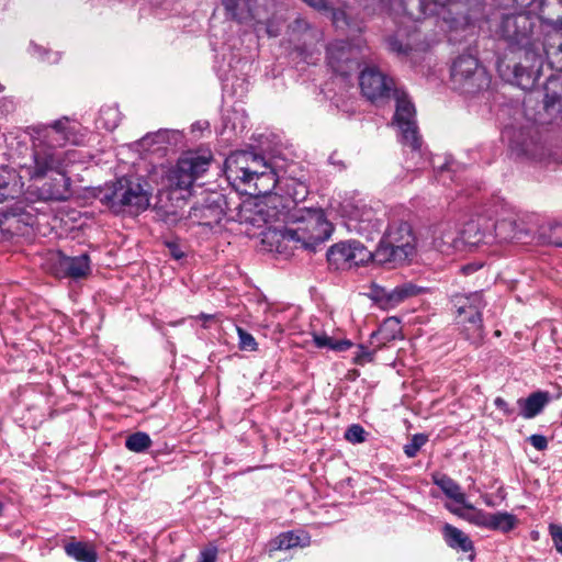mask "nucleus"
I'll use <instances>...</instances> for the list:
<instances>
[{
    "label": "nucleus",
    "mask_w": 562,
    "mask_h": 562,
    "mask_svg": "<svg viewBox=\"0 0 562 562\" xmlns=\"http://www.w3.org/2000/svg\"><path fill=\"white\" fill-rule=\"evenodd\" d=\"M223 220L258 228L289 220L296 224V227L273 232V237L300 244L302 248L311 250L326 241L334 229L322 209L294 206L291 210L282 202L281 195L240 203L238 199L234 201L225 194L217 193L213 199V222L222 224Z\"/></svg>",
    "instance_id": "1"
},
{
    "label": "nucleus",
    "mask_w": 562,
    "mask_h": 562,
    "mask_svg": "<svg viewBox=\"0 0 562 562\" xmlns=\"http://www.w3.org/2000/svg\"><path fill=\"white\" fill-rule=\"evenodd\" d=\"M78 123L64 116L49 125L33 128L32 154L20 165L21 177L31 181L48 179L38 188L43 200L64 201L70 195V178L67 168L78 160V151L64 150L66 144L79 145L83 142Z\"/></svg>",
    "instance_id": "2"
},
{
    "label": "nucleus",
    "mask_w": 562,
    "mask_h": 562,
    "mask_svg": "<svg viewBox=\"0 0 562 562\" xmlns=\"http://www.w3.org/2000/svg\"><path fill=\"white\" fill-rule=\"evenodd\" d=\"M541 21L548 24H561L562 15L549 18L541 9L539 14L533 10H515L514 13H504L496 27L498 34L510 47H519L522 55L517 58L507 57L497 60V70L502 77L513 78L517 86L524 90L532 89L542 74L543 44L540 40L539 29Z\"/></svg>",
    "instance_id": "3"
},
{
    "label": "nucleus",
    "mask_w": 562,
    "mask_h": 562,
    "mask_svg": "<svg viewBox=\"0 0 562 562\" xmlns=\"http://www.w3.org/2000/svg\"><path fill=\"white\" fill-rule=\"evenodd\" d=\"M227 180L237 189L266 200L279 184L283 193L295 205L308 195V186L302 179L288 177L279 180L272 166L257 153L239 150L231 154L224 162Z\"/></svg>",
    "instance_id": "4"
},
{
    "label": "nucleus",
    "mask_w": 562,
    "mask_h": 562,
    "mask_svg": "<svg viewBox=\"0 0 562 562\" xmlns=\"http://www.w3.org/2000/svg\"><path fill=\"white\" fill-rule=\"evenodd\" d=\"M416 254V237L407 222L389 225L375 249L376 262L402 265Z\"/></svg>",
    "instance_id": "5"
},
{
    "label": "nucleus",
    "mask_w": 562,
    "mask_h": 562,
    "mask_svg": "<svg viewBox=\"0 0 562 562\" xmlns=\"http://www.w3.org/2000/svg\"><path fill=\"white\" fill-rule=\"evenodd\" d=\"M100 201L114 213L123 212L125 207L142 211L149 205V195L138 180L123 177L100 192Z\"/></svg>",
    "instance_id": "6"
},
{
    "label": "nucleus",
    "mask_w": 562,
    "mask_h": 562,
    "mask_svg": "<svg viewBox=\"0 0 562 562\" xmlns=\"http://www.w3.org/2000/svg\"><path fill=\"white\" fill-rule=\"evenodd\" d=\"M504 133L508 136L510 149L516 156L537 164L562 162V155L541 140L533 124L520 130L506 127Z\"/></svg>",
    "instance_id": "7"
},
{
    "label": "nucleus",
    "mask_w": 562,
    "mask_h": 562,
    "mask_svg": "<svg viewBox=\"0 0 562 562\" xmlns=\"http://www.w3.org/2000/svg\"><path fill=\"white\" fill-rule=\"evenodd\" d=\"M452 88L462 94L474 97L488 90L491 76L472 55L454 59L450 70Z\"/></svg>",
    "instance_id": "8"
},
{
    "label": "nucleus",
    "mask_w": 562,
    "mask_h": 562,
    "mask_svg": "<svg viewBox=\"0 0 562 562\" xmlns=\"http://www.w3.org/2000/svg\"><path fill=\"white\" fill-rule=\"evenodd\" d=\"M368 50L367 44L362 41L355 44L341 40L334 41L326 48L327 65L335 74L347 78L358 70Z\"/></svg>",
    "instance_id": "9"
},
{
    "label": "nucleus",
    "mask_w": 562,
    "mask_h": 562,
    "mask_svg": "<svg viewBox=\"0 0 562 562\" xmlns=\"http://www.w3.org/2000/svg\"><path fill=\"white\" fill-rule=\"evenodd\" d=\"M209 165V159L201 156L181 157L166 173V186L171 190H187L198 177L207 171Z\"/></svg>",
    "instance_id": "10"
},
{
    "label": "nucleus",
    "mask_w": 562,
    "mask_h": 562,
    "mask_svg": "<svg viewBox=\"0 0 562 562\" xmlns=\"http://www.w3.org/2000/svg\"><path fill=\"white\" fill-rule=\"evenodd\" d=\"M415 114V106L407 99L406 94L397 93L393 122L401 131L402 144L409 146L413 150H419L422 147V138L416 125Z\"/></svg>",
    "instance_id": "11"
},
{
    "label": "nucleus",
    "mask_w": 562,
    "mask_h": 562,
    "mask_svg": "<svg viewBox=\"0 0 562 562\" xmlns=\"http://www.w3.org/2000/svg\"><path fill=\"white\" fill-rule=\"evenodd\" d=\"M226 15L240 23H263L268 20L272 0H222Z\"/></svg>",
    "instance_id": "12"
},
{
    "label": "nucleus",
    "mask_w": 562,
    "mask_h": 562,
    "mask_svg": "<svg viewBox=\"0 0 562 562\" xmlns=\"http://www.w3.org/2000/svg\"><path fill=\"white\" fill-rule=\"evenodd\" d=\"M359 85L362 94L369 101L375 102L390 95L394 82L375 67H368L360 72Z\"/></svg>",
    "instance_id": "13"
},
{
    "label": "nucleus",
    "mask_w": 562,
    "mask_h": 562,
    "mask_svg": "<svg viewBox=\"0 0 562 562\" xmlns=\"http://www.w3.org/2000/svg\"><path fill=\"white\" fill-rule=\"evenodd\" d=\"M347 226L367 240H373L380 236L383 222L376 217L372 209L364 207L362 210H355L348 218Z\"/></svg>",
    "instance_id": "14"
},
{
    "label": "nucleus",
    "mask_w": 562,
    "mask_h": 562,
    "mask_svg": "<svg viewBox=\"0 0 562 562\" xmlns=\"http://www.w3.org/2000/svg\"><path fill=\"white\" fill-rule=\"evenodd\" d=\"M419 12L415 14L413 11L408 10L406 7L404 11L406 14L415 21L424 19L426 16L431 15H440L443 13L446 8L451 10L457 7H468L471 0H417Z\"/></svg>",
    "instance_id": "15"
},
{
    "label": "nucleus",
    "mask_w": 562,
    "mask_h": 562,
    "mask_svg": "<svg viewBox=\"0 0 562 562\" xmlns=\"http://www.w3.org/2000/svg\"><path fill=\"white\" fill-rule=\"evenodd\" d=\"M90 272V258L87 254L76 257L60 256L57 263V273L60 277L80 279Z\"/></svg>",
    "instance_id": "16"
},
{
    "label": "nucleus",
    "mask_w": 562,
    "mask_h": 562,
    "mask_svg": "<svg viewBox=\"0 0 562 562\" xmlns=\"http://www.w3.org/2000/svg\"><path fill=\"white\" fill-rule=\"evenodd\" d=\"M456 307L457 323L461 325L475 321V317H472V313L474 314V312L482 315L481 312L485 307V302L480 292H474L468 296L458 299Z\"/></svg>",
    "instance_id": "17"
},
{
    "label": "nucleus",
    "mask_w": 562,
    "mask_h": 562,
    "mask_svg": "<svg viewBox=\"0 0 562 562\" xmlns=\"http://www.w3.org/2000/svg\"><path fill=\"white\" fill-rule=\"evenodd\" d=\"M442 537L448 547L453 550L461 552H473L474 546L473 541L470 537L464 533L461 529L450 525L445 524L442 527ZM474 553L470 555V559L473 560Z\"/></svg>",
    "instance_id": "18"
},
{
    "label": "nucleus",
    "mask_w": 562,
    "mask_h": 562,
    "mask_svg": "<svg viewBox=\"0 0 562 562\" xmlns=\"http://www.w3.org/2000/svg\"><path fill=\"white\" fill-rule=\"evenodd\" d=\"M424 289L413 282H404L392 290H383L381 300L391 307L423 293Z\"/></svg>",
    "instance_id": "19"
},
{
    "label": "nucleus",
    "mask_w": 562,
    "mask_h": 562,
    "mask_svg": "<svg viewBox=\"0 0 562 562\" xmlns=\"http://www.w3.org/2000/svg\"><path fill=\"white\" fill-rule=\"evenodd\" d=\"M550 402V394L547 391H537L531 393L526 398H519L517 401L520 407V415L525 419H531L539 415L546 405Z\"/></svg>",
    "instance_id": "20"
},
{
    "label": "nucleus",
    "mask_w": 562,
    "mask_h": 562,
    "mask_svg": "<svg viewBox=\"0 0 562 562\" xmlns=\"http://www.w3.org/2000/svg\"><path fill=\"white\" fill-rule=\"evenodd\" d=\"M495 238L499 243L520 240L525 231L515 218H502L494 224Z\"/></svg>",
    "instance_id": "21"
},
{
    "label": "nucleus",
    "mask_w": 562,
    "mask_h": 562,
    "mask_svg": "<svg viewBox=\"0 0 562 562\" xmlns=\"http://www.w3.org/2000/svg\"><path fill=\"white\" fill-rule=\"evenodd\" d=\"M544 109L548 112L562 111V78L549 77L544 86Z\"/></svg>",
    "instance_id": "22"
},
{
    "label": "nucleus",
    "mask_w": 562,
    "mask_h": 562,
    "mask_svg": "<svg viewBox=\"0 0 562 562\" xmlns=\"http://www.w3.org/2000/svg\"><path fill=\"white\" fill-rule=\"evenodd\" d=\"M327 261L336 270L351 269L349 244L339 243L333 245L327 251Z\"/></svg>",
    "instance_id": "23"
},
{
    "label": "nucleus",
    "mask_w": 562,
    "mask_h": 562,
    "mask_svg": "<svg viewBox=\"0 0 562 562\" xmlns=\"http://www.w3.org/2000/svg\"><path fill=\"white\" fill-rule=\"evenodd\" d=\"M434 483L441 488V491L449 498L454 502L464 505V507L472 509L473 506L467 504L465 494L461 491L460 485L454 482L451 477L446 474L440 475L439 477L434 479Z\"/></svg>",
    "instance_id": "24"
},
{
    "label": "nucleus",
    "mask_w": 562,
    "mask_h": 562,
    "mask_svg": "<svg viewBox=\"0 0 562 562\" xmlns=\"http://www.w3.org/2000/svg\"><path fill=\"white\" fill-rule=\"evenodd\" d=\"M21 190L18 177L14 171L7 168L0 169V202L14 199L20 194Z\"/></svg>",
    "instance_id": "25"
},
{
    "label": "nucleus",
    "mask_w": 562,
    "mask_h": 562,
    "mask_svg": "<svg viewBox=\"0 0 562 562\" xmlns=\"http://www.w3.org/2000/svg\"><path fill=\"white\" fill-rule=\"evenodd\" d=\"M65 552L78 562H97L98 554L92 546L81 542L72 541L64 547Z\"/></svg>",
    "instance_id": "26"
},
{
    "label": "nucleus",
    "mask_w": 562,
    "mask_h": 562,
    "mask_svg": "<svg viewBox=\"0 0 562 562\" xmlns=\"http://www.w3.org/2000/svg\"><path fill=\"white\" fill-rule=\"evenodd\" d=\"M472 317H475V321L460 325L462 327L461 333L467 340L477 347L484 339L483 321L482 315H479L477 312L472 313Z\"/></svg>",
    "instance_id": "27"
},
{
    "label": "nucleus",
    "mask_w": 562,
    "mask_h": 562,
    "mask_svg": "<svg viewBox=\"0 0 562 562\" xmlns=\"http://www.w3.org/2000/svg\"><path fill=\"white\" fill-rule=\"evenodd\" d=\"M518 520L516 516L506 512L490 513L487 529L502 532H509L513 530Z\"/></svg>",
    "instance_id": "28"
},
{
    "label": "nucleus",
    "mask_w": 562,
    "mask_h": 562,
    "mask_svg": "<svg viewBox=\"0 0 562 562\" xmlns=\"http://www.w3.org/2000/svg\"><path fill=\"white\" fill-rule=\"evenodd\" d=\"M400 333V322L396 318L391 317L385 319L376 331L372 333L371 338H379L381 340V345H385L386 342L396 339Z\"/></svg>",
    "instance_id": "29"
},
{
    "label": "nucleus",
    "mask_w": 562,
    "mask_h": 562,
    "mask_svg": "<svg viewBox=\"0 0 562 562\" xmlns=\"http://www.w3.org/2000/svg\"><path fill=\"white\" fill-rule=\"evenodd\" d=\"M348 244L350 246L351 268L366 265L371 260L376 262L375 250L371 251L367 249L359 241H349Z\"/></svg>",
    "instance_id": "30"
},
{
    "label": "nucleus",
    "mask_w": 562,
    "mask_h": 562,
    "mask_svg": "<svg viewBox=\"0 0 562 562\" xmlns=\"http://www.w3.org/2000/svg\"><path fill=\"white\" fill-rule=\"evenodd\" d=\"M121 121V113L115 105H104L100 110L98 123L108 131H113L117 127Z\"/></svg>",
    "instance_id": "31"
},
{
    "label": "nucleus",
    "mask_w": 562,
    "mask_h": 562,
    "mask_svg": "<svg viewBox=\"0 0 562 562\" xmlns=\"http://www.w3.org/2000/svg\"><path fill=\"white\" fill-rule=\"evenodd\" d=\"M401 33L397 32L394 35H390L386 37L385 43L387 46V49L395 54L398 57H406L412 52L413 46L409 41L404 42L400 38Z\"/></svg>",
    "instance_id": "32"
},
{
    "label": "nucleus",
    "mask_w": 562,
    "mask_h": 562,
    "mask_svg": "<svg viewBox=\"0 0 562 562\" xmlns=\"http://www.w3.org/2000/svg\"><path fill=\"white\" fill-rule=\"evenodd\" d=\"M151 445L150 437L146 432H135L126 438L125 447L130 451L142 452Z\"/></svg>",
    "instance_id": "33"
},
{
    "label": "nucleus",
    "mask_w": 562,
    "mask_h": 562,
    "mask_svg": "<svg viewBox=\"0 0 562 562\" xmlns=\"http://www.w3.org/2000/svg\"><path fill=\"white\" fill-rule=\"evenodd\" d=\"M458 241L457 232L451 227L443 229L441 232V236L435 237V245L440 249V251H447L449 248H456Z\"/></svg>",
    "instance_id": "34"
},
{
    "label": "nucleus",
    "mask_w": 562,
    "mask_h": 562,
    "mask_svg": "<svg viewBox=\"0 0 562 562\" xmlns=\"http://www.w3.org/2000/svg\"><path fill=\"white\" fill-rule=\"evenodd\" d=\"M463 240L471 245H477L481 243H488L486 240V236L483 233H480L474 223H469L467 227L462 232Z\"/></svg>",
    "instance_id": "35"
},
{
    "label": "nucleus",
    "mask_w": 562,
    "mask_h": 562,
    "mask_svg": "<svg viewBox=\"0 0 562 562\" xmlns=\"http://www.w3.org/2000/svg\"><path fill=\"white\" fill-rule=\"evenodd\" d=\"M238 334V347L244 351H256L258 344L254 336L241 327H236Z\"/></svg>",
    "instance_id": "36"
},
{
    "label": "nucleus",
    "mask_w": 562,
    "mask_h": 562,
    "mask_svg": "<svg viewBox=\"0 0 562 562\" xmlns=\"http://www.w3.org/2000/svg\"><path fill=\"white\" fill-rule=\"evenodd\" d=\"M331 16L333 25L338 30H351L352 25L350 20L348 19L347 13L341 9H335L331 7V11H329Z\"/></svg>",
    "instance_id": "37"
},
{
    "label": "nucleus",
    "mask_w": 562,
    "mask_h": 562,
    "mask_svg": "<svg viewBox=\"0 0 562 562\" xmlns=\"http://www.w3.org/2000/svg\"><path fill=\"white\" fill-rule=\"evenodd\" d=\"M428 438L424 434H416L411 441L404 446V452L408 458H414L420 448L427 442Z\"/></svg>",
    "instance_id": "38"
},
{
    "label": "nucleus",
    "mask_w": 562,
    "mask_h": 562,
    "mask_svg": "<svg viewBox=\"0 0 562 562\" xmlns=\"http://www.w3.org/2000/svg\"><path fill=\"white\" fill-rule=\"evenodd\" d=\"M299 540H300L299 536L294 535L293 532H291V531L284 532V533H281L276 539V548L279 550H288L293 547H296L299 544Z\"/></svg>",
    "instance_id": "39"
},
{
    "label": "nucleus",
    "mask_w": 562,
    "mask_h": 562,
    "mask_svg": "<svg viewBox=\"0 0 562 562\" xmlns=\"http://www.w3.org/2000/svg\"><path fill=\"white\" fill-rule=\"evenodd\" d=\"M366 431L360 425H351L345 432V438L352 443H361L366 440Z\"/></svg>",
    "instance_id": "40"
},
{
    "label": "nucleus",
    "mask_w": 562,
    "mask_h": 562,
    "mask_svg": "<svg viewBox=\"0 0 562 562\" xmlns=\"http://www.w3.org/2000/svg\"><path fill=\"white\" fill-rule=\"evenodd\" d=\"M547 243L557 247H562V224H555L544 233Z\"/></svg>",
    "instance_id": "41"
},
{
    "label": "nucleus",
    "mask_w": 562,
    "mask_h": 562,
    "mask_svg": "<svg viewBox=\"0 0 562 562\" xmlns=\"http://www.w3.org/2000/svg\"><path fill=\"white\" fill-rule=\"evenodd\" d=\"M549 533L552 538L555 550L562 554V525L550 524Z\"/></svg>",
    "instance_id": "42"
},
{
    "label": "nucleus",
    "mask_w": 562,
    "mask_h": 562,
    "mask_svg": "<svg viewBox=\"0 0 562 562\" xmlns=\"http://www.w3.org/2000/svg\"><path fill=\"white\" fill-rule=\"evenodd\" d=\"M537 0H503V4L507 9L514 10H531Z\"/></svg>",
    "instance_id": "43"
},
{
    "label": "nucleus",
    "mask_w": 562,
    "mask_h": 562,
    "mask_svg": "<svg viewBox=\"0 0 562 562\" xmlns=\"http://www.w3.org/2000/svg\"><path fill=\"white\" fill-rule=\"evenodd\" d=\"M306 5L312 8L313 10L327 14L331 11V4L328 0H302Z\"/></svg>",
    "instance_id": "44"
},
{
    "label": "nucleus",
    "mask_w": 562,
    "mask_h": 562,
    "mask_svg": "<svg viewBox=\"0 0 562 562\" xmlns=\"http://www.w3.org/2000/svg\"><path fill=\"white\" fill-rule=\"evenodd\" d=\"M488 514L484 510H475L469 520L477 527L487 528Z\"/></svg>",
    "instance_id": "45"
},
{
    "label": "nucleus",
    "mask_w": 562,
    "mask_h": 562,
    "mask_svg": "<svg viewBox=\"0 0 562 562\" xmlns=\"http://www.w3.org/2000/svg\"><path fill=\"white\" fill-rule=\"evenodd\" d=\"M528 441L532 445L533 448H536L539 451H543L548 447V440L543 435H531L528 438Z\"/></svg>",
    "instance_id": "46"
},
{
    "label": "nucleus",
    "mask_w": 562,
    "mask_h": 562,
    "mask_svg": "<svg viewBox=\"0 0 562 562\" xmlns=\"http://www.w3.org/2000/svg\"><path fill=\"white\" fill-rule=\"evenodd\" d=\"M360 352L356 356V361L358 363L371 362L374 358L375 350L370 351L364 346H359Z\"/></svg>",
    "instance_id": "47"
},
{
    "label": "nucleus",
    "mask_w": 562,
    "mask_h": 562,
    "mask_svg": "<svg viewBox=\"0 0 562 562\" xmlns=\"http://www.w3.org/2000/svg\"><path fill=\"white\" fill-rule=\"evenodd\" d=\"M548 57L550 58L551 66L562 71V45L554 53H548Z\"/></svg>",
    "instance_id": "48"
},
{
    "label": "nucleus",
    "mask_w": 562,
    "mask_h": 562,
    "mask_svg": "<svg viewBox=\"0 0 562 562\" xmlns=\"http://www.w3.org/2000/svg\"><path fill=\"white\" fill-rule=\"evenodd\" d=\"M314 342L318 348L333 349L334 339L327 335H314Z\"/></svg>",
    "instance_id": "49"
},
{
    "label": "nucleus",
    "mask_w": 562,
    "mask_h": 562,
    "mask_svg": "<svg viewBox=\"0 0 562 562\" xmlns=\"http://www.w3.org/2000/svg\"><path fill=\"white\" fill-rule=\"evenodd\" d=\"M494 405L501 411L503 412V414L505 416H512L515 412V409L513 407H510L508 405V403L501 396H497L495 400H494Z\"/></svg>",
    "instance_id": "50"
},
{
    "label": "nucleus",
    "mask_w": 562,
    "mask_h": 562,
    "mask_svg": "<svg viewBox=\"0 0 562 562\" xmlns=\"http://www.w3.org/2000/svg\"><path fill=\"white\" fill-rule=\"evenodd\" d=\"M166 246L168 248L169 255L172 258H175L176 260L183 258L184 252L176 241H167Z\"/></svg>",
    "instance_id": "51"
},
{
    "label": "nucleus",
    "mask_w": 562,
    "mask_h": 562,
    "mask_svg": "<svg viewBox=\"0 0 562 562\" xmlns=\"http://www.w3.org/2000/svg\"><path fill=\"white\" fill-rule=\"evenodd\" d=\"M351 347V342L349 340H334V346L331 350L345 351Z\"/></svg>",
    "instance_id": "52"
},
{
    "label": "nucleus",
    "mask_w": 562,
    "mask_h": 562,
    "mask_svg": "<svg viewBox=\"0 0 562 562\" xmlns=\"http://www.w3.org/2000/svg\"><path fill=\"white\" fill-rule=\"evenodd\" d=\"M209 127V121H198L195 123H193L191 125V132L192 133H195V132H203L204 130H206Z\"/></svg>",
    "instance_id": "53"
},
{
    "label": "nucleus",
    "mask_w": 562,
    "mask_h": 562,
    "mask_svg": "<svg viewBox=\"0 0 562 562\" xmlns=\"http://www.w3.org/2000/svg\"><path fill=\"white\" fill-rule=\"evenodd\" d=\"M482 266L481 265H474V263H470V265H465L461 268V271L463 272V274H470L474 271H476L477 269H480Z\"/></svg>",
    "instance_id": "54"
},
{
    "label": "nucleus",
    "mask_w": 562,
    "mask_h": 562,
    "mask_svg": "<svg viewBox=\"0 0 562 562\" xmlns=\"http://www.w3.org/2000/svg\"><path fill=\"white\" fill-rule=\"evenodd\" d=\"M167 133V131H159L158 133L154 134V135H147L143 138V145H146L151 138L156 139V138H162L165 136V134Z\"/></svg>",
    "instance_id": "55"
},
{
    "label": "nucleus",
    "mask_w": 562,
    "mask_h": 562,
    "mask_svg": "<svg viewBox=\"0 0 562 562\" xmlns=\"http://www.w3.org/2000/svg\"><path fill=\"white\" fill-rule=\"evenodd\" d=\"M200 562H211V549H205L201 552Z\"/></svg>",
    "instance_id": "56"
},
{
    "label": "nucleus",
    "mask_w": 562,
    "mask_h": 562,
    "mask_svg": "<svg viewBox=\"0 0 562 562\" xmlns=\"http://www.w3.org/2000/svg\"><path fill=\"white\" fill-rule=\"evenodd\" d=\"M46 55H48L46 60L50 64L57 63L59 60V55L57 53H54V54L46 53Z\"/></svg>",
    "instance_id": "57"
},
{
    "label": "nucleus",
    "mask_w": 562,
    "mask_h": 562,
    "mask_svg": "<svg viewBox=\"0 0 562 562\" xmlns=\"http://www.w3.org/2000/svg\"><path fill=\"white\" fill-rule=\"evenodd\" d=\"M446 507H447V509H448L450 513H452V514H454V515H457V516H460V517H462V516H463V515H462V513H461V510H460L459 508H456V507H453V506H451V505H446Z\"/></svg>",
    "instance_id": "58"
},
{
    "label": "nucleus",
    "mask_w": 562,
    "mask_h": 562,
    "mask_svg": "<svg viewBox=\"0 0 562 562\" xmlns=\"http://www.w3.org/2000/svg\"><path fill=\"white\" fill-rule=\"evenodd\" d=\"M295 24L297 25V27H308V24L304 21V20H301V19H297L295 21Z\"/></svg>",
    "instance_id": "59"
},
{
    "label": "nucleus",
    "mask_w": 562,
    "mask_h": 562,
    "mask_svg": "<svg viewBox=\"0 0 562 562\" xmlns=\"http://www.w3.org/2000/svg\"><path fill=\"white\" fill-rule=\"evenodd\" d=\"M267 31H268L269 35H271V36H277V35H278V32H277V31H276V32H274V31H272V30L270 29V26H268Z\"/></svg>",
    "instance_id": "60"
},
{
    "label": "nucleus",
    "mask_w": 562,
    "mask_h": 562,
    "mask_svg": "<svg viewBox=\"0 0 562 562\" xmlns=\"http://www.w3.org/2000/svg\"><path fill=\"white\" fill-rule=\"evenodd\" d=\"M3 503L0 502V516L2 515V512H3Z\"/></svg>",
    "instance_id": "61"
},
{
    "label": "nucleus",
    "mask_w": 562,
    "mask_h": 562,
    "mask_svg": "<svg viewBox=\"0 0 562 562\" xmlns=\"http://www.w3.org/2000/svg\"><path fill=\"white\" fill-rule=\"evenodd\" d=\"M215 555H216V551L215 549L213 548V558H212V561L215 562Z\"/></svg>",
    "instance_id": "62"
},
{
    "label": "nucleus",
    "mask_w": 562,
    "mask_h": 562,
    "mask_svg": "<svg viewBox=\"0 0 562 562\" xmlns=\"http://www.w3.org/2000/svg\"><path fill=\"white\" fill-rule=\"evenodd\" d=\"M557 4H559L562 8V0H557Z\"/></svg>",
    "instance_id": "63"
},
{
    "label": "nucleus",
    "mask_w": 562,
    "mask_h": 562,
    "mask_svg": "<svg viewBox=\"0 0 562 562\" xmlns=\"http://www.w3.org/2000/svg\"><path fill=\"white\" fill-rule=\"evenodd\" d=\"M2 90H3V86H2V85H0V92H1Z\"/></svg>",
    "instance_id": "64"
}]
</instances>
